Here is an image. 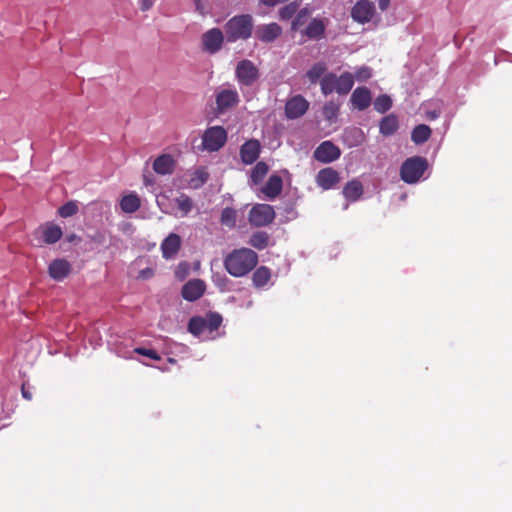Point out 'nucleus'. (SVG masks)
<instances>
[{
	"mask_svg": "<svg viewBox=\"0 0 512 512\" xmlns=\"http://www.w3.org/2000/svg\"><path fill=\"white\" fill-rule=\"evenodd\" d=\"M253 27L254 21L250 14L233 16L224 26L226 39L228 42L247 40L252 35Z\"/></svg>",
	"mask_w": 512,
	"mask_h": 512,
	"instance_id": "f03ea898",
	"label": "nucleus"
},
{
	"mask_svg": "<svg viewBox=\"0 0 512 512\" xmlns=\"http://www.w3.org/2000/svg\"><path fill=\"white\" fill-rule=\"evenodd\" d=\"M203 318H204V330L206 331V330H208V319L206 316Z\"/></svg>",
	"mask_w": 512,
	"mask_h": 512,
	"instance_id": "864d4df0",
	"label": "nucleus"
},
{
	"mask_svg": "<svg viewBox=\"0 0 512 512\" xmlns=\"http://www.w3.org/2000/svg\"><path fill=\"white\" fill-rule=\"evenodd\" d=\"M363 194V185L357 180L353 179L349 181L343 188L344 197L352 202H355L361 198Z\"/></svg>",
	"mask_w": 512,
	"mask_h": 512,
	"instance_id": "5701e85b",
	"label": "nucleus"
},
{
	"mask_svg": "<svg viewBox=\"0 0 512 512\" xmlns=\"http://www.w3.org/2000/svg\"><path fill=\"white\" fill-rule=\"evenodd\" d=\"M188 274V264L186 262H181L178 264L176 270H175V276L183 280Z\"/></svg>",
	"mask_w": 512,
	"mask_h": 512,
	"instance_id": "c03bdc74",
	"label": "nucleus"
},
{
	"mask_svg": "<svg viewBox=\"0 0 512 512\" xmlns=\"http://www.w3.org/2000/svg\"><path fill=\"white\" fill-rule=\"evenodd\" d=\"M270 236L265 231L254 232L248 241L249 245L257 250H263L269 246Z\"/></svg>",
	"mask_w": 512,
	"mask_h": 512,
	"instance_id": "bb28decb",
	"label": "nucleus"
},
{
	"mask_svg": "<svg viewBox=\"0 0 512 512\" xmlns=\"http://www.w3.org/2000/svg\"><path fill=\"white\" fill-rule=\"evenodd\" d=\"M176 203L178 208L183 212L184 215H187L193 207V202L191 198L185 194H181L176 199Z\"/></svg>",
	"mask_w": 512,
	"mask_h": 512,
	"instance_id": "ea45409f",
	"label": "nucleus"
},
{
	"mask_svg": "<svg viewBox=\"0 0 512 512\" xmlns=\"http://www.w3.org/2000/svg\"><path fill=\"white\" fill-rule=\"evenodd\" d=\"M208 319V331L214 332L218 330V328L221 326L223 318L222 316L217 312H209L206 315Z\"/></svg>",
	"mask_w": 512,
	"mask_h": 512,
	"instance_id": "58836bf2",
	"label": "nucleus"
},
{
	"mask_svg": "<svg viewBox=\"0 0 512 512\" xmlns=\"http://www.w3.org/2000/svg\"><path fill=\"white\" fill-rule=\"evenodd\" d=\"M282 188V178L277 174H273L269 177L268 181L262 187L261 191L267 198L274 199L281 193Z\"/></svg>",
	"mask_w": 512,
	"mask_h": 512,
	"instance_id": "412c9836",
	"label": "nucleus"
},
{
	"mask_svg": "<svg viewBox=\"0 0 512 512\" xmlns=\"http://www.w3.org/2000/svg\"><path fill=\"white\" fill-rule=\"evenodd\" d=\"M350 102L359 111L367 109L372 102L370 90L367 87H357L351 94Z\"/></svg>",
	"mask_w": 512,
	"mask_h": 512,
	"instance_id": "dca6fc26",
	"label": "nucleus"
},
{
	"mask_svg": "<svg viewBox=\"0 0 512 512\" xmlns=\"http://www.w3.org/2000/svg\"><path fill=\"white\" fill-rule=\"evenodd\" d=\"M168 361H169L170 363H175V362H176V361H175V359H173V358H169V359H168Z\"/></svg>",
	"mask_w": 512,
	"mask_h": 512,
	"instance_id": "5fc2aeb1",
	"label": "nucleus"
},
{
	"mask_svg": "<svg viewBox=\"0 0 512 512\" xmlns=\"http://www.w3.org/2000/svg\"><path fill=\"white\" fill-rule=\"evenodd\" d=\"M322 113L327 121L333 122L338 116L339 105L334 101L327 102L323 107Z\"/></svg>",
	"mask_w": 512,
	"mask_h": 512,
	"instance_id": "c9c22d12",
	"label": "nucleus"
},
{
	"mask_svg": "<svg viewBox=\"0 0 512 512\" xmlns=\"http://www.w3.org/2000/svg\"><path fill=\"white\" fill-rule=\"evenodd\" d=\"M206 284L201 279H192L185 283L181 290L182 297L190 302L196 301L203 296Z\"/></svg>",
	"mask_w": 512,
	"mask_h": 512,
	"instance_id": "9b49d317",
	"label": "nucleus"
},
{
	"mask_svg": "<svg viewBox=\"0 0 512 512\" xmlns=\"http://www.w3.org/2000/svg\"><path fill=\"white\" fill-rule=\"evenodd\" d=\"M188 331L198 337L200 336L204 330V318L201 316H194L190 318L188 322Z\"/></svg>",
	"mask_w": 512,
	"mask_h": 512,
	"instance_id": "72a5a7b5",
	"label": "nucleus"
},
{
	"mask_svg": "<svg viewBox=\"0 0 512 512\" xmlns=\"http://www.w3.org/2000/svg\"><path fill=\"white\" fill-rule=\"evenodd\" d=\"M227 141V132L222 126H212L202 136V146L209 152L219 151Z\"/></svg>",
	"mask_w": 512,
	"mask_h": 512,
	"instance_id": "423d86ee",
	"label": "nucleus"
},
{
	"mask_svg": "<svg viewBox=\"0 0 512 512\" xmlns=\"http://www.w3.org/2000/svg\"><path fill=\"white\" fill-rule=\"evenodd\" d=\"M276 217L274 208L269 204L257 203L249 211L248 221L254 227H265Z\"/></svg>",
	"mask_w": 512,
	"mask_h": 512,
	"instance_id": "39448f33",
	"label": "nucleus"
},
{
	"mask_svg": "<svg viewBox=\"0 0 512 512\" xmlns=\"http://www.w3.org/2000/svg\"><path fill=\"white\" fill-rule=\"evenodd\" d=\"M264 5L268 6V7H274L278 2L279 0H260Z\"/></svg>",
	"mask_w": 512,
	"mask_h": 512,
	"instance_id": "603ef678",
	"label": "nucleus"
},
{
	"mask_svg": "<svg viewBox=\"0 0 512 512\" xmlns=\"http://www.w3.org/2000/svg\"><path fill=\"white\" fill-rule=\"evenodd\" d=\"M78 211V207L77 205L70 201V202H67L65 203L64 205H62L59 210H58V213L61 217L63 218H67V217H71L73 215H75Z\"/></svg>",
	"mask_w": 512,
	"mask_h": 512,
	"instance_id": "a19ab883",
	"label": "nucleus"
},
{
	"mask_svg": "<svg viewBox=\"0 0 512 512\" xmlns=\"http://www.w3.org/2000/svg\"><path fill=\"white\" fill-rule=\"evenodd\" d=\"M337 93L340 95L348 94L354 85V76L350 72H344L337 77Z\"/></svg>",
	"mask_w": 512,
	"mask_h": 512,
	"instance_id": "c85d7f7f",
	"label": "nucleus"
},
{
	"mask_svg": "<svg viewBox=\"0 0 512 512\" xmlns=\"http://www.w3.org/2000/svg\"><path fill=\"white\" fill-rule=\"evenodd\" d=\"M181 248V237L176 233H170L161 243V251L164 259H173Z\"/></svg>",
	"mask_w": 512,
	"mask_h": 512,
	"instance_id": "4468645a",
	"label": "nucleus"
},
{
	"mask_svg": "<svg viewBox=\"0 0 512 512\" xmlns=\"http://www.w3.org/2000/svg\"><path fill=\"white\" fill-rule=\"evenodd\" d=\"M235 78L240 86L251 87L260 78V70L248 59L240 60L235 68Z\"/></svg>",
	"mask_w": 512,
	"mask_h": 512,
	"instance_id": "20e7f679",
	"label": "nucleus"
},
{
	"mask_svg": "<svg viewBox=\"0 0 512 512\" xmlns=\"http://www.w3.org/2000/svg\"><path fill=\"white\" fill-rule=\"evenodd\" d=\"M376 13L374 2L370 0H358L351 9V18L359 23H369Z\"/></svg>",
	"mask_w": 512,
	"mask_h": 512,
	"instance_id": "0eeeda50",
	"label": "nucleus"
},
{
	"mask_svg": "<svg viewBox=\"0 0 512 512\" xmlns=\"http://www.w3.org/2000/svg\"><path fill=\"white\" fill-rule=\"evenodd\" d=\"M134 352L139 354V355H142V356H145V357H149L153 360H156V361H159L161 359V356L153 349H147V348H142V347H138V348H135L134 349Z\"/></svg>",
	"mask_w": 512,
	"mask_h": 512,
	"instance_id": "79ce46f5",
	"label": "nucleus"
},
{
	"mask_svg": "<svg viewBox=\"0 0 512 512\" xmlns=\"http://www.w3.org/2000/svg\"><path fill=\"white\" fill-rule=\"evenodd\" d=\"M391 106L392 100L386 94L379 95L374 101V109L379 113L387 112Z\"/></svg>",
	"mask_w": 512,
	"mask_h": 512,
	"instance_id": "f704fd0d",
	"label": "nucleus"
},
{
	"mask_svg": "<svg viewBox=\"0 0 512 512\" xmlns=\"http://www.w3.org/2000/svg\"><path fill=\"white\" fill-rule=\"evenodd\" d=\"M327 70L326 64L319 62L314 64L306 73L307 78L311 83H316L325 75Z\"/></svg>",
	"mask_w": 512,
	"mask_h": 512,
	"instance_id": "473e14b6",
	"label": "nucleus"
},
{
	"mask_svg": "<svg viewBox=\"0 0 512 512\" xmlns=\"http://www.w3.org/2000/svg\"><path fill=\"white\" fill-rule=\"evenodd\" d=\"M152 275H153V270L150 268L143 269L139 273V277L143 278V279L151 277Z\"/></svg>",
	"mask_w": 512,
	"mask_h": 512,
	"instance_id": "de8ad7c7",
	"label": "nucleus"
},
{
	"mask_svg": "<svg viewBox=\"0 0 512 512\" xmlns=\"http://www.w3.org/2000/svg\"><path fill=\"white\" fill-rule=\"evenodd\" d=\"M175 168V160L170 154H162L153 162V170L159 175L172 174Z\"/></svg>",
	"mask_w": 512,
	"mask_h": 512,
	"instance_id": "6ab92c4d",
	"label": "nucleus"
},
{
	"mask_svg": "<svg viewBox=\"0 0 512 512\" xmlns=\"http://www.w3.org/2000/svg\"><path fill=\"white\" fill-rule=\"evenodd\" d=\"M21 393H22L23 398H25L26 400H31L32 399V394H31L30 391H28L26 389L25 385H22Z\"/></svg>",
	"mask_w": 512,
	"mask_h": 512,
	"instance_id": "8fccbe9b",
	"label": "nucleus"
},
{
	"mask_svg": "<svg viewBox=\"0 0 512 512\" xmlns=\"http://www.w3.org/2000/svg\"><path fill=\"white\" fill-rule=\"evenodd\" d=\"M270 278V269L266 266H260L253 273V285L257 288H262L269 282Z\"/></svg>",
	"mask_w": 512,
	"mask_h": 512,
	"instance_id": "cd10ccee",
	"label": "nucleus"
},
{
	"mask_svg": "<svg viewBox=\"0 0 512 512\" xmlns=\"http://www.w3.org/2000/svg\"><path fill=\"white\" fill-rule=\"evenodd\" d=\"M261 145L257 139H250L240 147V158L245 165L253 164L259 157Z\"/></svg>",
	"mask_w": 512,
	"mask_h": 512,
	"instance_id": "f8f14e48",
	"label": "nucleus"
},
{
	"mask_svg": "<svg viewBox=\"0 0 512 512\" xmlns=\"http://www.w3.org/2000/svg\"><path fill=\"white\" fill-rule=\"evenodd\" d=\"M257 263V253L245 247L234 249L224 259V267L233 277L247 275L257 266Z\"/></svg>",
	"mask_w": 512,
	"mask_h": 512,
	"instance_id": "f257e3e1",
	"label": "nucleus"
},
{
	"mask_svg": "<svg viewBox=\"0 0 512 512\" xmlns=\"http://www.w3.org/2000/svg\"><path fill=\"white\" fill-rule=\"evenodd\" d=\"M152 6H153L152 0H141V10L142 11H147V10L151 9Z\"/></svg>",
	"mask_w": 512,
	"mask_h": 512,
	"instance_id": "49530a36",
	"label": "nucleus"
},
{
	"mask_svg": "<svg viewBox=\"0 0 512 512\" xmlns=\"http://www.w3.org/2000/svg\"><path fill=\"white\" fill-rule=\"evenodd\" d=\"M299 4L298 2H290L279 10V18L281 20H289L291 19L298 11Z\"/></svg>",
	"mask_w": 512,
	"mask_h": 512,
	"instance_id": "e433bc0d",
	"label": "nucleus"
},
{
	"mask_svg": "<svg viewBox=\"0 0 512 512\" xmlns=\"http://www.w3.org/2000/svg\"><path fill=\"white\" fill-rule=\"evenodd\" d=\"M426 117L429 119V120H435L436 118L439 117V112L434 110V111H428L426 113Z\"/></svg>",
	"mask_w": 512,
	"mask_h": 512,
	"instance_id": "3c124183",
	"label": "nucleus"
},
{
	"mask_svg": "<svg viewBox=\"0 0 512 512\" xmlns=\"http://www.w3.org/2000/svg\"><path fill=\"white\" fill-rule=\"evenodd\" d=\"M144 181L146 185L150 184V181L147 178H145Z\"/></svg>",
	"mask_w": 512,
	"mask_h": 512,
	"instance_id": "6e6d98bb",
	"label": "nucleus"
},
{
	"mask_svg": "<svg viewBox=\"0 0 512 512\" xmlns=\"http://www.w3.org/2000/svg\"><path fill=\"white\" fill-rule=\"evenodd\" d=\"M71 271L70 263L65 259H56L49 265V275L56 281L66 278Z\"/></svg>",
	"mask_w": 512,
	"mask_h": 512,
	"instance_id": "a211bd4d",
	"label": "nucleus"
},
{
	"mask_svg": "<svg viewBox=\"0 0 512 512\" xmlns=\"http://www.w3.org/2000/svg\"><path fill=\"white\" fill-rule=\"evenodd\" d=\"M141 206L140 198L136 193H130L122 197L120 207L125 213H134Z\"/></svg>",
	"mask_w": 512,
	"mask_h": 512,
	"instance_id": "b1692460",
	"label": "nucleus"
},
{
	"mask_svg": "<svg viewBox=\"0 0 512 512\" xmlns=\"http://www.w3.org/2000/svg\"><path fill=\"white\" fill-rule=\"evenodd\" d=\"M428 168V161L421 156L407 158L401 165L400 177L408 184H414L420 180Z\"/></svg>",
	"mask_w": 512,
	"mask_h": 512,
	"instance_id": "7ed1b4c3",
	"label": "nucleus"
},
{
	"mask_svg": "<svg viewBox=\"0 0 512 512\" xmlns=\"http://www.w3.org/2000/svg\"><path fill=\"white\" fill-rule=\"evenodd\" d=\"M320 85L321 91L324 95H329L333 92H337L338 82L336 74H325L320 81Z\"/></svg>",
	"mask_w": 512,
	"mask_h": 512,
	"instance_id": "c756f323",
	"label": "nucleus"
},
{
	"mask_svg": "<svg viewBox=\"0 0 512 512\" xmlns=\"http://www.w3.org/2000/svg\"><path fill=\"white\" fill-rule=\"evenodd\" d=\"M431 133L432 131L428 125L419 124L413 128L411 133V140L417 145L423 144L428 141Z\"/></svg>",
	"mask_w": 512,
	"mask_h": 512,
	"instance_id": "393cba45",
	"label": "nucleus"
},
{
	"mask_svg": "<svg viewBox=\"0 0 512 512\" xmlns=\"http://www.w3.org/2000/svg\"><path fill=\"white\" fill-rule=\"evenodd\" d=\"M223 41L224 36L219 28L209 29L202 36L203 50L214 54L222 48Z\"/></svg>",
	"mask_w": 512,
	"mask_h": 512,
	"instance_id": "9d476101",
	"label": "nucleus"
},
{
	"mask_svg": "<svg viewBox=\"0 0 512 512\" xmlns=\"http://www.w3.org/2000/svg\"><path fill=\"white\" fill-rule=\"evenodd\" d=\"M195 176L199 180L200 185H202L208 180L209 174L205 170L199 169L195 172Z\"/></svg>",
	"mask_w": 512,
	"mask_h": 512,
	"instance_id": "a18cd8bd",
	"label": "nucleus"
},
{
	"mask_svg": "<svg viewBox=\"0 0 512 512\" xmlns=\"http://www.w3.org/2000/svg\"><path fill=\"white\" fill-rule=\"evenodd\" d=\"M239 101V95L235 89H223L216 95V105L221 112L236 106Z\"/></svg>",
	"mask_w": 512,
	"mask_h": 512,
	"instance_id": "ddd939ff",
	"label": "nucleus"
},
{
	"mask_svg": "<svg viewBox=\"0 0 512 512\" xmlns=\"http://www.w3.org/2000/svg\"><path fill=\"white\" fill-rule=\"evenodd\" d=\"M237 211L233 208L226 207L221 212L220 222L223 226L230 229L236 226Z\"/></svg>",
	"mask_w": 512,
	"mask_h": 512,
	"instance_id": "2f4dec72",
	"label": "nucleus"
},
{
	"mask_svg": "<svg viewBox=\"0 0 512 512\" xmlns=\"http://www.w3.org/2000/svg\"><path fill=\"white\" fill-rule=\"evenodd\" d=\"M310 16V10L308 8H303L297 12L296 17L292 21L291 29L293 31L298 30L301 26L304 25L306 19Z\"/></svg>",
	"mask_w": 512,
	"mask_h": 512,
	"instance_id": "4c0bfd02",
	"label": "nucleus"
},
{
	"mask_svg": "<svg viewBox=\"0 0 512 512\" xmlns=\"http://www.w3.org/2000/svg\"><path fill=\"white\" fill-rule=\"evenodd\" d=\"M326 30V22L321 18H314L310 21L306 29L304 30V35L309 39L319 40L324 37Z\"/></svg>",
	"mask_w": 512,
	"mask_h": 512,
	"instance_id": "aec40b11",
	"label": "nucleus"
},
{
	"mask_svg": "<svg viewBox=\"0 0 512 512\" xmlns=\"http://www.w3.org/2000/svg\"><path fill=\"white\" fill-rule=\"evenodd\" d=\"M398 119L395 115L391 114L388 116H385L381 121L379 125L380 133L384 136H390L394 134L398 129Z\"/></svg>",
	"mask_w": 512,
	"mask_h": 512,
	"instance_id": "a878e982",
	"label": "nucleus"
},
{
	"mask_svg": "<svg viewBox=\"0 0 512 512\" xmlns=\"http://www.w3.org/2000/svg\"><path fill=\"white\" fill-rule=\"evenodd\" d=\"M353 76L354 79L358 81H366L372 76L371 69L366 66L360 67L359 69L356 70L355 75Z\"/></svg>",
	"mask_w": 512,
	"mask_h": 512,
	"instance_id": "37998d69",
	"label": "nucleus"
},
{
	"mask_svg": "<svg viewBox=\"0 0 512 512\" xmlns=\"http://www.w3.org/2000/svg\"><path fill=\"white\" fill-rule=\"evenodd\" d=\"M282 33V28L277 23L260 25L255 31L257 39L264 43L275 41Z\"/></svg>",
	"mask_w": 512,
	"mask_h": 512,
	"instance_id": "2eb2a0df",
	"label": "nucleus"
},
{
	"mask_svg": "<svg viewBox=\"0 0 512 512\" xmlns=\"http://www.w3.org/2000/svg\"><path fill=\"white\" fill-rule=\"evenodd\" d=\"M269 170L268 165L265 162H258L252 169L250 178L253 184L258 185L263 181Z\"/></svg>",
	"mask_w": 512,
	"mask_h": 512,
	"instance_id": "7c9ffc66",
	"label": "nucleus"
},
{
	"mask_svg": "<svg viewBox=\"0 0 512 512\" xmlns=\"http://www.w3.org/2000/svg\"><path fill=\"white\" fill-rule=\"evenodd\" d=\"M309 102L302 95H294L285 103V116L289 120L302 117L309 109Z\"/></svg>",
	"mask_w": 512,
	"mask_h": 512,
	"instance_id": "6e6552de",
	"label": "nucleus"
},
{
	"mask_svg": "<svg viewBox=\"0 0 512 512\" xmlns=\"http://www.w3.org/2000/svg\"><path fill=\"white\" fill-rule=\"evenodd\" d=\"M314 158L321 163H331L341 156V150L333 142H322L314 151Z\"/></svg>",
	"mask_w": 512,
	"mask_h": 512,
	"instance_id": "1a4fd4ad",
	"label": "nucleus"
},
{
	"mask_svg": "<svg viewBox=\"0 0 512 512\" xmlns=\"http://www.w3.org/2000/svg\"><path fill=\"white\" fill-rule=\"evenodd\" d=\"M339 180V173L330 167L321 169L316 176L317 185L323 190L331 189Z\"/></svg>",
	"mask_w": 512,
	"mask_h": 512,
	"instance_id": "f3484780",
	"label": "nucleus"
},
{
	"mask_svg": "<svg viewBox=\"0 0 512 512\" xmlns=\"http://www.w3.org/2000/svg\"><path fill=\"white\" fill-rule=\"evenodd\" d=\"M390 4V0H378V6L382 11H385L388 9Z\"/></svg>",
	"mask_w": 512,
	"mask_h": 512,
	"instance_id": "09e8293b",
	"label": "nucleus"
},
{
	"mask_svg": "<svg viewBox=\"0 0 512 512\" xmlns=\"http://www.w3.org/2000/svg\"><path fill=\"white\" fill-rule=\"evenodd\" d=\"M43 241L46 244H54L59 241L63 235L62 229L60 226L47 223L41 227Z\"/></svg>",
	"mask_w": 512,
	"mask_h": 512,
	"instance_id": "4be33fe9",
	"label": "nucleus"
}]
</instances>
